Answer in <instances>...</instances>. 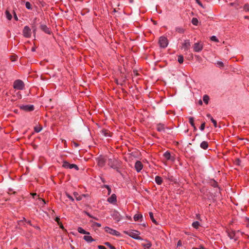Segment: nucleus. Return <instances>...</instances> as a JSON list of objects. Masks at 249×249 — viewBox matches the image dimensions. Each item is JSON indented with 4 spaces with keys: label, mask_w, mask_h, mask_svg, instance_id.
Here are the masks:
<instances>
[{
    "label": "nucleus",
    "mask_w": 249,
    "mask_h": 249,
    "mask_svg": "<svg viewBox=\"0 0 249 249\" xmlns=\"http://www.w3.org/2000/svg\"><path fill=\"white\" fill-rule=\"evenodd\" d=\"M163 157L167 160H170L171 159V154L170 152L167 151L163 154Z\"/></svg>",
    "instance_id": "nucleus-25"
},
{
    "label": "nucleus",
    "mask_w": 249,
    "mask_h": 249,
    "mask_svg": "<svg viewBox=\"0 0 249 249\" xmlns=\"http://www.w3.org/2000/svg\"><path fill=\"white\" fill-rule=\"evenodd\" d=\"M105 231L106 232H107V233H108L112 235H115V236H119L120 235V233L113 229H111L108 227H105Z\"/></svg>",
    "instance_id": "nucleus-7"
},
{
    "label": "nucleus",
    "mask_w": 249,
    "mask_h": 249,
    "mask_svg": "<svg viewBox=\"0 0 249 249\" xmlns=\"http://www.w3.org/2000/svg\"><path fill=\"white\" fill-rule=\"evenodd\" d=\"M13 14L14 19H15V20L18 21V18L17 15L15 12V11L14 10H13Z\"/></svg>",
    "instance_id": "nucleus-46"
},
{
    "label": "nucleus",
    "mask_w": 249,
    "mask_h": 249,
    "mask_svg": "<svg viewBox=\"0 0 249 249\" xmlns=\"http://www.w3.org/2000/svg\"><path fill=\"white\" fill-rule=\"evenodd\" d=\"M193 48L195 52H200L203 48V44L200 42H196L194 44Z\"/></svg>",
    "instance_id": "nucleus-8"
},
{
    "label": "nucleus",
    "mask_w": 249,
    "mask_h": 249,
    "mask_svg": "<svg viewBox=\"0 0 249 249\" xmlns=\"http://www.w3.org/2000/svg\"><path fill=\"white\" fill-rule=\"evenodd\" d=\"M22 34L24 37L26 38H30L32 35V32L30 28L28 26H25L23 29Z\"/></svg>",
    "instance_id": "nucleus-6"
},
{
    "label": "nucleus",
    "mask_w": 249,
    "mask_h": 249,
    "mask_svg": "<svg viewBox=\"0 0 249 249\" xmlns=\"http://www.w3.org/2000/svg\"><path fill=\"white\" fill-rule=\"evenodd\" d=\"M40 29L45 33L46 34L50 35L51 34V31L50 29L45 25V24H41L40 26Z\"/></svg>",
    "instance_id": "nucleus-14"
},
{
    "label": "nucleus",
    "mask_w": 249,
    "mask_h": 249,
    "mask_svg": "<svg viewBox=\"0 0 249 249\" xmlns=\"http://www.w3.org/2000/svg\"><path fill=\"white\" fill-rule=\"evenodd\" d=\"M59 225L60 228L61 229H64V227H63L62 224L61 222L60 223V224Z\"/></svg>",
    "instance_id": "nucleus-60"
},
{
    "label": "nucleus",
    "mask_w": 249,
    "mask_h": 249,
    "mask_svg": "<svg viewBox=\"0 0 249 249\" xmlns=\"http://www.w3.org/2000/svg\"><path fill=\"white\" fill-rule=\"evenodd\" d=\"M176 31L180 34H182L184 32V30L181 27H176Z\"/></svg>",
    "instance_id": "nucleus-35"
},
{
    "label": "nucleus",
    "mask_w": 249,
    "mask_h": 249,
    "mask_svg": "<svg viewBox=\"0 0 249 249\" xmlns=\"http://www.w3.org/2000/svg\"><path fill=\"white\" fill-rule=\"evenodd\" d=\"M107 202L111 204H115L117 202V196L115 194H112L107 199Z\"/></svg>",
    "instance_id": "nucleus-15"
},
{
    "label": "nucleus",
    "mask_w": 249,
    "mask_h": 249,
    "mask_svg": "<svg viewBox=\"0 0 249 249\" xmlns=\"http://www.w3.org/2000/svg\"><path fill=\"white\" fill-rule=\"evenodd\" d=\"M168 40L165 36H160L159 40V44L160 48H165L168 45Z\"/></svg>",
    "instance_id": "nucleus-3"
},
{
    "label": "nucleus",
    "mask_w": 249,
    "mask_h": 249,
    "mask_svg": "<svg viewBox=\"0 0 249 249\" xmlns=\"http://www.w3.org/2000/svg\"><path fill=\"white\" fill-rule=\"evenodd\" d=\"M205 123H203L201 124V125L199 127V129H200V130L203 131V130H204V129L205 128Z\"/></svg>",
    "instance_id": "nucleus-48"
},
{
    "label": "nucleus",
    "mask_w": 249,
    "mask_h": 249,
    "mask_svg": "<svg viewBox=\"0 0 249 249\" xmlns=\"http://www.w3.org/2000/svg\"><path fill=\"white\" fill-rule=\"evenodd\" d=\"M103 187L107 188V191H108V195H110L111 193V189L110 187H109V186L108 185H104L103 186Z\"/></svg>",
    "instance_id": "nucleus-39"
},
{
    "label": "nucleus",
    "mask_w": 249,
    "mask_h": 249,
    "mask_svg": "<svg viewBox=\"0 0 249 249\" xmlns=\"http://www.w3.org/2000/svg\"><path fill=\"white\" fill-rule=\"evenodd\" d=\"M77 231L79 233H82V234H89V232L86 231L85 230H84L81 227H78L77 229Z\"/></svg>",
    "instance_id": "nucleus-23"
},
{
    "label": "nucleus",
    "mask_w": 249,
    "mask_h": 249,
    "mask_svg": "<svg viewBox=\"0 0 249 249\" xmlns=\"http://www.w3.org/2000/svg\"><path fill=\"white\" fill-rule=\"evenodd\" d=\"M19 107L20 109L26 112L32 111L35 109L34 106L33 105H20Z\"/></svg>",
    "instance_id": "nucleus-5"
},
{
    "label": "nucleus",
    "mask_w": 249,
    "mask_h": 249,
    "mask_svg": "<svg viewBox=\"0 0 249 249\" xmlns=\"http://www.w3.org/2000/svg\"><path fill=\"white\" fill-rule=\"evenodd\" d=\"M27 221V220L25 219V218H24H24H23V220H21L20 221V222L25 221V222H26V221Z\"/></svg>",
    "instance_id": "nucleus-62"
},
{
    "label": "nucleus",
    "mask_w": 249,
    "mask_h": 249,
    "mask_svg": "<svg viewBox=\"0 0 249 249\" xmlns=\"http://www.w3.org/2000/svg\"><path fill=\"white\" fill-rule=\"evenodd\" d=\"M66 195L67 196V197L69 198L71 201H74L73 198L70 194H69L68 193H66Z\"/></svg>",
    "instance_id": "nucleus-47"
},
{
    "label": "nucleus",
    "mask_w": 249,
    "mask_h": 249,
    "mask_svg": "<svg viewBox=\"0 0 249 249\" xmlns=\"http://www.w3.org/2000/svg\"><path fill=\"white\" fill-rule=\"evenodd\" d=\"M39 200L43 204H45L46 202L44 199L39 198Z\"/></svg>",
    "instance_id": "nucleus-53"
},
{
    "label": "nucleus",
    "mask_w": 249,
    "mask_h": 249,
    "mask_svg": "<svg viewBox=\"0 0 249 249\" xmlns=\"http://www.w3.org/2000/svg\"><path fill=\"white\" fill-rule=\"evenodd\" d=\"M200 226L199 222L198 221H195L192 223V226L193 228L197 229Z\"/></svg>",
    "instance_id": "nucleus-28"
},
{
    "label": "nucleus",
    "mask_w": 249,
    "mask_h": 249,
    "mask_svg": "<svg viewBox=\"0 0 249 249\" xmlns=\"http://www.w3.org/2000/svg\"><path fill=\"white\" fill-rule=\"evenodd\" d=\"M5 15H6V17L8 20H11V19L12 18V16L11 14L10 13V12L8 10H6L5 11Z\"/></svg>",
    "instance_id": "nucleus-26"
},
{
    "label": "nucleus",
    "mask_w": 249,
    "mask_h": 249,
    "mask_svg": "<svg viewBox=\"0 0 249 249\" xmlns=\"http://www.w3.org/2000/svg\"><path fill=\"white\" fill-rule=\"evenodd\" d=\"M206 116H207V117L208 118H210V120H211V117H212V116L211 115V114H209V113H208V114H207V115H206Z\"/></svg>",
    "instance_id": "nucleus-59"
},
{
    "label": "nucleus",
    "mask_w": 249,
    "mask_h": 249,
    "mask_svg": "<svg viewBox=\"0 0 249 249\" xmlns=\"http://www.w3.org/2000/svg\"><path fill=\"white\" fill-rule=\"evenodd\" d=\"M209 99L210 98L207 95H204L203 97V100L204 102L207 105L209 103Z\"/></svg>",
    "instance_id": "nucleus-27"
},
{
    "label": "nucleus",
    "mask_w": 249,
    "mask_h": 249,
    "mask_svg": "<svg viewBox=\"0 0 249 249\" xmlns=\"http://www.w3.org/2000/svg\"><path fill=\"white\" fill-rule=\"evenodd\" d=\"M101 133L103 135H104V136H105L106 137L111 136L110 135V132L108 130H107V129H103L101 131Z\"/></svg>",
    "instance_id": "nucleus-21"
},
{
    "label": "nucleus",
    "mask_w": 249,
    "mask_h": 249,
    "mask_svg": "<svg viewBox=\"0 0 249 249\" xmlns=\"http://www.w3.org/2000/svg\"><path fill=\"white\" fill-rule=\"evenodd\" d=\"M211 185L213 187L215 188V187H218V183L216 181H215V180H213L212 182H211Z\"/></svg>",
    "instance_id": "nucleus-43"
},
{
    "label": "nucleus",
    "mask_w": 249,
    "mask_h": 249,
    "mask_svg": "<svg viewBox=\"0 0 249 249\" xmlns=\"http://www.w3.org/2000/svg\"><path fill=\"white\" fill-rule=\"evenodd\" d=\"M70 163H69L68 161H67L66 160H64L63 161L62 167L66 169H68L69 166H70Z\"/></svg>",
    "instance_id": "nucleus-30"
},
{
    "label": "nucleus",
    "mask_w": 249,
    "mask_h": 249,
    "mask_svg": "<svg viewBox=\"0 0 249 249\" xmlns=\"http://www.w3.org/2000/svg\"><path fill=\"white\" fill-rule=\"evenodd\" d=\"M133 218L135 221H138L139 220L142 221L143 219L142 215L141 214H136L134 215Z\"/></svg>",
    "instance_id": "nucleus-18"
},
{
    "label": "nucleus",
    "mask_w": 249,
    "mask_h": 249,
    "mask_svg": "<svg viewBox=\"0 0 249 249\" xmlns=\"http://www.w3.org/2000/svg\"><path fill=\"white\" fill-rule=\"evenodd\" d=\"M108 165L112 168H117V166H120V162L115 158L109 159Z\"/></svg>",
    "instance_id": "nucleus-2"
},
{
    "label": "nucleus",
    "mask_w": 249,
    "mask_h": 249,
    "mask_svg": "<svg viewBox=\"0 0 249 249\" xmlns=\"http://www.w3.org/2000/svg\"><path fill=\"white\" fill-rule=\"evenodd\" d=\"M35 228L37 229V230H39L40 228L38 226H33Z\"/></svg>",
    "instance_id": "nucleus-61"
},
{
    "label": "nucleus",
    "mask_w": 249,
    "mask_h": 249,
    "mask_svg": "<svg viewBox=\"0 0 249 249\" xmlns=\"http://www.w3.org/2000/svg\"><path fill=\"white\" fill-rule=\"evenodd\" d=\"M211 40L212 41H214L215 42H218L219 41L218 39L215 36H213L211 37Z\"/></svg>",
    "instance_id": "nucleus-42"
},
{
    "label": "nucleus",
    "mask_w": 249,
    "mask_h": 249,
    "mask_svg": "<svg viewBox=\"0 0 249 249\" xmlns=\"http://www.w3.org/2000/svg\"><path fill=\"white\" fill-rule=\"evenodd\" d=\"M240 162H241V160L239 159H237L236 160V164L240 165Z\"/></svg>",
    "instance_id": "nucleus-54"
},
{
    "label": "nucleus",
    "mask_w": 249,
    "mask_h": 249,
    "mask_svg": "<svg viewBox=\"0 0 249 249\" xmlns=\"http://www.w3.org/2000/svg\"><path fill=\"white\" fill-rule=\"evenodd\" d=\"M105 245L108 247L110 248V249H116L115 247L111 245L109 242H105Z\"/></svg>",
    "instance_id": "nucleus-36"
},
{
    "label": "nucleus",
    "mask_w": 249,
    "mask_h": 249,
    "mask_svg": "<svg viewBox=\"0 0 249 249\" xmlns=\"http://www.w3.org/2000/svg\"><path fill=\"white\" fill-rule=\"evenodd\" d=\"M98 248L99 249H107V248L105 247L102 246V245H99L98 246Z\"/></svg>",
    "instance_id": "nucleus-51"
},
{
    "label": "nucleus",
    "mask_w": 249,
    "mask_h": 249,
    "mask_svg": "<svg viewBox=\"0 0 249 249\" xmlns=\"http://www.w3.org/2000/svg\"><path fill=\"white\" fill-rule=\"evenodd\" d=\"M149 214L150 218L151 221H152V222L154 223L155 225H158L159 224L157 222V221L156 220V219L154 217L153 213L149 212Z\"/></svg>",
    "instance_id": "nucleus-22"
},
{
    "label": "nucleus",
    "mask_w": 249,
    "mask_h": 249,
    "mask_svg": "<svg viewBox=\"0 0 249 249\" xmlns=\"http://www.w3.org/2000/svg\"><path fill=\"white\" fill-rule=\"evenodd\" d=\"M26 222H27L28 224H29L30 225L32 226H33V225H32V223H31V221L30 220H27V221H26Z\"/></svg>",
    "instance_id": "nucleus-58"
},
{
    "label": "nucleus",
    "mask_w": 249,
    "mask_h": 249,
    "mask_svg": "<svg viewBox=\"0 0 249 249\" xmlns=\"http://www.w3.org/2000/svg\"><path fill=\"white\" fill-rule=\"evenodd\" d=\"M198 103H199V104L200 105H202V101L201 100H200L199 101V102H198Z\"/></svg>",
    "instance_id": "nucleus-63"
},
{
    "label": "nucleus",
    "mask_w": 249,
    "mask_h": 249,
    "mask_svg": "<svg viewBox=\"0 0 249 249\" xmlns=\"http://www.w3.org/2000/svg\"><path fill=\"white\" fill-rule=\"evenodd\" d=\"M228 235L231 239H234L235 241H236L237 240V238L235 237V231H229L228 232Z\"/></svg>",
    "instance_id": "nucleus-16"
},
{
    "label": "nucleus",
    "mask_w": 249,
    "mask_h": 249,
    "mask_svg": "<svg viewBox=\"0 0 249 249\" xmlns=\"http://www.w3.org/2000/svg\"><path fill=\"white\" fill-rule=\"evenodd\" d=\"M200 6H202V4L201 3V2L199 0H197V2H196Z\"/></svg>",
    "instance_id": "nucleus-57"
},
{
    "label": "nucleus",
    "mask_w": 249,
    "mask_h": 249,
    "mask_svg": "<svg viewBox=\"0 0 249 249\" xmlns=\"http://www.w3.org/2000/svg\"><path fill=\"white\" fill-rule=\"evenodd\" d=\"M189 123L190 124L194 127V129L196 130V128L195 126V123H194V118L192 117H189Z\"/></svg>",
    "instance_id": "nucleus-24"
},
{
    "label": "nucleus",
    "mask_w": 249,
    "mask_h": 249,
    "mask_svg": "<svg viewBox=\"0 0 249 249\" xmlns=\"http://www.w3.org/2000/svg\"><path fill=\"white\" fill-rule=\"evenodd\" d=\"M126 233L132 238L137 239L141 240L142 238L139 236L140 232L137 231H129L126 232Z\"/></svg>",
    "instance_id": "nucleus-4"
},
{
    "label": "nucleus",
    "mask_w": 249,
    "mask_h": 249,
    "mask_svg": "<svg viewBox=\"0 0 249 249\" xmlns=\"http://www.w3.org/2000/svg\"><path fill=\"white\" fill-rule=\"evenodd\" d=\"M74 168L76 171L79 170V167L78 166L75 164H70V166H69L68 169H72Z\"/></svg>",
    "instance_id": "nucleus-29"
},
{
    "label": "nucleus",
    "mask_w": 249,
    "mask_h": 249,
    "mask_svg": "<svg viewBox=\"0 0 249 249\" xmlns=\"http://www.w3.org/2000/svg\"><path fill=\"white\" fill-rule=\"evenodd\" d=\"M155 180L158 185H161L163 182L162 178L158 176H156Z\"/></svg>",
    "instance_id": "nucleus-20"
},
{
    "label": "nucleus",
    "mask_w": 249,
    "mask_h": 249,
    "mask_svg": "<svg viewBox=\"0 0 249 249\" xmlns=\"http://www.w3.org/2000/svg\"><path fill=\"white\" fill-rule=\"evenodd\" d=\"M243 9L246 12H249V4L247 3L244 6Z\"/></svg>",
    "instance_id": "nucleus-40"
},
{
    "label": "nucleus",
    "mask_w": 249,
    "mask_h": 249,
    "mask_svg": "<svg viewBox=\"0 0 249 249\" xmlns=\"http://www.w3.org/2000/svg\"><path fill=\"white\" fill-rule=\"evenodd\" d=\"M200 147L204 150H206L209 147L208 142L206 141H203L201 142Z\"/></svg>",
    "instance_id": "nucleus-17"
},
{
    "label": "nucleus",
    "mask_w": 249,
    "mask_h": 249,
    "mask_svg": "<svg viewBox=\"0 0 249 249\" xmlns=\"http://www.w3.org/2000/svg\"><path fill=\"white\" fill-rule=\"evenodd\" d=\"M106 160H107L105 157L100 156L97 159L98 165L101 167L104 166L106 163Z\"/></svg>",
    "instance_id": "nucleus-11"
},
{
    "label": "nucleus",
    "mask_w": 249,
    "mask_h": 249,
    "mask_svg": "<svg viewBox=\"0 0 249 249\" xmlns=\"http://www.w3.org/2000/svg\"><path fill=\"white\" fill-rule=\"evenodd\" d=\"M211 122L213 123V125L215 127H216L217 126V122H216V121L215 120H214L213 117H211Z\"/></svg>",
    "instance_id": "nucleus-44"
},
{
    "label": "nucleus",
    "mask_w": 249,
    "mask_h": 249,
    "mask_svg": "<svg viewBox=\"0 0 249 249\" xmlns=\"http://www.w3.org/2000/svg\"><path fill=\"white\" fill-rule=\"evenodd\" d=\"M90 222L93 223V226H96L98 227H100L101 226V224L100 223H97V222H93L92 221L90 220Z\"/></svg>",
    "instance_id": "nucleus-45"
},
{
    "label": "nucleus",
    "mask_w": 249,
    "mask_h": 249,
    "mask_svg": "<svg viewBox=\"0 0 249 249\" xmlns=\"http://www.w3.org/2000/svg\"><path fill=\"white\" fill-rule=\"evenodd\" d=\"M184 58L183 56L182 55H179L178 56V61L180 63L182 64L183 62Z\"/></svg>",
    "instance_id": "nucleus-32"
},
{
    "label": "nucleus",
    "mask_w": 249,
    "mask_h": 249,
    "mask_svg": "<svg viewBox=\"0 0 249 249\" xmlns=\"http://www.w3.org/2000/svg\"><path fill=\"white\" fill-rule=\"evenodd\" d=\"M73 195L78 201L81 200L82 199V197L81 196H78V194L77 192H74Z\"/></svg>",
    "instance_id": "nucleus-31"
},
{
    "label": "nucleus",
    "mask_w": 249,
    "mask_h": 249,
    "mask_svg": "<svg viewBox=\"0 0 249 249\" xmlns=\"http://www.w3.org/2000/svg\"><path fill=\"white\" fill-rule=\"evenodd\" d=\"M25 85L24 82L19 79L16 80L13 84V88L17 90H22L24 88Z\"/></svg>",
    "instance_id": "nucleus-1"
},
{
    "label": "nucleus",
    "mask_w": 249,
    "mask_h": 249,
    "mask_svg": "<svg viewBox=\"0 0 249 249\" xmlns=\"http://www.w3.org/2000/svg\"><path fill=\"white\" fill-rule=\"evenodd\" d=\"M169 129L168 127H166L165 125L161 123L157 124V130L159 132H165V129Z\"/></svg>",
    "instance_id": "nucleus-13"
},
{
    "label": "nucleus",
    "mask_w": 249,
    "mask_h": 249,
    "mask_svg": "<svg viewBox=\"0 0 249 249\" xmlns=\"http://www.w3.org/2000/svg\"><path fill=\"white\" fill-rule=\"evenodd\" d=\"M42 128L40 126H35L34 127V130L36 132L38 133L42 130Z\"/></svg>",
    "instance_id": "nucleus-38"
},
{
    "label": "nucleus",
    "mask_w": 249,
    "mask_h": 249,
    "mask_svg": "<svg viewBox=\"0 0 249 249\" xmlns=\"http://www.w3.org/2000/svg\"><path fill=\"white\" fill-rule=\"evenodd\" d=\"M198 23V19L196 18H193L192 19V23L194 25H197Z\"/></svg>",
    "instance_id": "nucleus-33"
},
{
    "label": "nucleus",
    "mask_w": 249,
    "mask_h": 249,
    "mask_svg": "<svg viewBox=\"0 0 249 249\" xmlns=\"http://www.w3.org/2000/svg\"><path fill=\"white\" fill-rule=\"evenodd\" d=\"M190 46L191 43L190 40L187 39L184 40V43L182 44L181 49L183 50L184 51H187L190 49Z\"/></svg>",
    "instance_id": "nucleus-9"
},
{
    "label": "nucleus",
    "mask_w": 249,
    "mask_h": 249,
    "mask_svg": "<svg viewBox=\"0 0 249 249\" xmlns=\"http://www.w3.org/2000/svg\"><path fill=\"white\" fill-rule=\"evenodd\" d=\"M60 218H59V217H56L55 218V221L56 222H57V223H58V225H59V224H60Z\"/></svg>",
    "instance_id": "nucleus-50"
},
{
    "label": "nucleus",
    "mask_w": 249,
    "mask_h": 249,
    "mask_svg": "<svg viewBox=\"0 0 249 249\" xmlns=\"http://www.w3.org/2000/svg\"><path fill=\"white\" fill-rule=\"evenodd\" d=\"M111 216L114 219V220H116L117 222L120 221L122 219V216L121 215L120 213L116 211H114L113 212Z\"/></svg>",
    "instance_id": "nucleus-10"
},
{
    "label": "nucleus",
    "mask_w": 249,
    "mask_h": 249,
    "mask_svg": "<svg viewBox=\"0 0 249 249\" xmlns=\"http://www.w3.org/2000/svg\"><path fill=\"white\" fill-rule=\"evenodd\" d=\"M216 64L219 68H222L224 66L223 63L222 61H217Z\"/></svg>",
    "instance_id": "nucleus-41"
},
{
    "label": "nucleus",
    "mask_w": 249,
    "mask_h": 249,
    "mask_svg": "<svg viewBox=\"0 0 249 249\" xmlns=\"http://www.w3.org/2000/svg\"><path fill=\"white\" fill-rule=\"evenodd\" d=\"M83 239L88 243H90L94 241L93 238L91 236L89 235H85L83 237Z\"/></svg>",
    "instance_id": "nucleus-19"
},
{
    "label": "nucleus",
    "mask_w": 249,
    "mask_h": 249,
    "mask_svg": "<svg viewBox=\"0 0 249 249\" xmlns=\"http://www.w3.org/2000/svg\"><path fill=\"white\" fill-rule=\"evenodd\" d=\"M25 7H26V8L27 9H29V10H32V5L30 3V2H29V1L26 2V3H25Z\"/></svg>",
    "instance_id": "nucleus-34"
},
{
    "label": "nucleus",
    "mask_w": 249,
    "mask_h": 249,
    "mask_svg": "<svg viewBox=\"0 0 249 249\" xmlns=\"http://www.w3.org/2000/svg\"><path fill=\"white\" fill-rule=\"evenodd\" d=\"M143 246L144 247V249H149L152 246V244L150 242H148L146 244H143Z\"/></svg>",
    "instance_id": "nucleus-37"
},
{
    "label": "nucleus",
    "mask_w": 249,
    "mask_h": 249,
    "mask_svg": "<svg viewBox=\"0 0 249 249\" xmlns=\"http://www.w3.org/2000/svg\"><path fill=\"white\" fill-rule=\"evenodd\" d=\"M73 144L75 147H78L79 146V144L74 142H73Z\"/></svg>",
    "instance_id": "nucleus-56"
},
{
    "label": "nucleus",
    "mask_w": 249,
    "mask_h": 249,
    "mask_svg": "<svg viewBox=\"0 0 249 249\" xmlns=\"http://www.w3.org/2000/svg\"><path fill=\"white\" fill-rule=\"evenodd\" d=\"M192 249H200V248H193Z\"/></svg>",
    "instance_id": "nucleus-64"
},
{
    "label": "nucleus",
    "mask_w": 249,
    "mask_h": 249,
    "mask_svg": "<svg viewBox=\"0 0 249 249\" xmlns=\"http://www.w3.org/2000/svg\"><path fill=\"white\" fill-rule=\"evenodd\" d=\"M120 166H117V168H113L114 169H115L116 170V171L120 174H121V171H120V170L119 169V167Z\"/></svg>",
    "instance_id": "nucleus-52"
},
{
    "label": "nucleus",
    "mask_w": 249,
    "mask_h": 249,
    "mask_svg": "<svg viewBox=\"0 0 249 249\" xmlns=\"http://www.w3.org/2000/svg\"><path fill=\"white\" fill-rule=\"evenodd\" d=\"M182 245V243H181V241H178V243H177V246L178 247V246H181Z\"/></svg>",
    "instance_id": "nucleus-55"
},
{
    "label": "nucleus",
    "mask_w": 249,
    "mask_h": 249,
    "mask_svg": "<svg viewBox=\"0 0 249 249\" xmlns=\"http://www.w3.org/2000/svg\"><path fill=\"white\" fill-rule=\"evenodd\" d=\"M135 168L137 172H140L143 168V164L141 161L137 160L135 164Z\"/></svg>",
    "instance_id": "nucleus-12"
},
{
    "label": "nucleus",
    "mask_w": 249,
    "mask_h": 249,
    "mask_svg": "<svg viewBox=\"0 0 249 249\" xmlns=\"http://www.w3.org/2000/svg\"><path fill=\"white\" fill-rule=\"evenodd\" d=\"M85 213L89 217L94 218L96 220H97L98 219L96 217H93L92 215H91L89 213L87 212H85Z\"/></svg>",
    "instance_id": "nucleus-49"
}]
</instances>
